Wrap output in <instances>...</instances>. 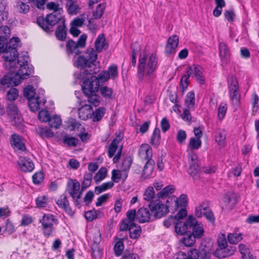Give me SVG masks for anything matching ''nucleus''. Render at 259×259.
<instances>
[{
  "mask_svg": "<svg viewBox=\"0 0 259 259\" xmlns=\"http://www.w3.org/2000/svg\"><path fill=\"white\" fill-rule=\"evenodd\" d=\"M148 206L153 217L155 219L161 218L168 212V206L159 201H151Z\"/></svg>",
  "mask_w": 259,
  "mask_h": 259,
  "instance_id": "obj_10",
  "label": "nucleus"
},
{
  "mask_svg": "<svg viewBox=\"0 0 259 259\" xmlns=\"http://www.w3.org/2000/svg\"><path fill=\"white\" fill-rule=\"evenodd\" d=\"M157 67L158 58L155 54L149 55L140 54L138 64V78L147 82L152 81L156 77L155 72Z\"/></svg>",
  "mask_w": 259,
  "mask_h": 259,
  "instance_id": "obj_1",
  "label": "nucleus"
},
{
  "mask_svg": "<svg viewBox=\"0 0 259 259\" xmlns=\"http://www.w3.org/2000/svg\"><path fill=\"white\" fill-rule=\"evenodd\" d=\"M10 143L14 148L21 151L25 150V146L22 141V138L19 135L13 134L11 135Z\"/></svg>",
  "mask_w": 259,
  "mask_h": 259,
  "instance_id": "obj_21",
  "label": "nucleus"
},
{
  "mask_svg": "<svg viewBox=\"0 0 259 259\" xmlns=\"http://www.w3.org/2000/svg\"><path fill=\"white\" fill-rule=\"evenodd\" d=\"M235 251V247L234 246H230L227 247L222 250L219 251L218 254L222 257H226L227 256H231L234 254Z\"/></svg>",
  "mask_w": 259,
  "mask_h": 259,
  "instance_id": "obj_54",
  "label": "nucleus"
},
{
  "mask_svg": "<svg viewBox=\"0 0 259 259\" xmlns=\"http://www.w3.org/2000/svg\"><path fill=\"white\" fill-rule=\"evenodd\" d=\"M152 215L151 211L147 208L141 207L137 212V220L140 223L148 222Z\"/></svg>",
  "mask_w": 259,
  "mask_h": 259,
  "instance_id": "obj_19",
  "label": "nucleus"
},
{
  "mask_svg": "<svg viewBox=\"0 0 259 259\" xmlns=\"http://www.w3.org/2000/svg\"><path fill=\"white\" fill-rule=\"evenodd\" d=\"M139 154L142 159L147 161L152 159V150L148 144H142L139 149Z\"/></svg>",
  "mask_w": 259,
  "mask_h": 259,
  "instance_id": "obj_24",
  "label": "nucleus"
},
{
  "mask_svg": "<svg viewBox=\"0 0 259 259\" xmlns=\"http://www.w3.org/2000/svg\"><path fill=\"white\" fill-rule=\"evenodd\" d=\"M63 142L69 146L76 147L78 140L77 138L66 135L63 138Z\"/></svg>",
  "mask_w": 259,
  "mask_h": 259,
  "instance_id": "obj_59",
  "label": "nucleus"
},
{
  "mask_svg": "<svg viewBox=\"0 0 259 259\" xmlns=\"http://www.w3.org/2000/svg\"><path fill=\"white\" fill-rule=\"evenodd\" d=\"M239 250L243 259H253V255L249 248L244 244H240L239 245Z\"/></svg>",
  "mask_w": 259,
  "mask_h": 259,
  "instance_id": "obj_41",
  "label": "nucleus"
},
{
  "mask_svg": "<svg viewBox=\"0 0 259 259\" xmlns=\"http://www.w3.org/2000/svg\"><path fill=\"white\" fill-rule=\"evenodd\" d=\"M106 8V4L103 3L98 5L96 10L93 12V16L95 19H99L103 15Z\"/></svg>",
  "mask_w": 259,
  "mask_h": 259,
  "instance_id": "obj_56",
  "label": "nucleus"
},
{
  "mask_svg": "<svg viewBox=\"0 0 259 259\" xmlns=\"http://www.w3.org/2000/svg\"><path fill=\"white\" fill-rule=\"evenodd\" d=\"M226 138V132L223 129H218L215 132V140L220 146H223L225 145Z\"/></svg>",
  "mask_w": 259,
  "mask_h": 259,
  "instance_id": "obj_36",
  "label": "nucleus"
},
{
  "mask_svg": "<svg viewBox=\"0 0 259 259\" xmlns=\"http://www.w3.org/2000/svg\"><path fill=\"white\" fill-rule=\"evenodd\" d=\"M189 217L187 220L184 221H178L175 224V231L179 235H184L187 233L189 228H190L191 223H189Z\"/></svg>",
  "mask_w": 259,
  "mask_h": 259,
  "instance_id": "obj_20",
  "label": "nucleus"
},
{
  "mask_svg": "<svg viewBox=\"0 0 259 259\" xmlns=\"http://www.w3.org/2000/svg\"><path fill=\"white\" fill-rule=\"evenodd\" d=\"M208 203L207 202H203L195 208V214L198 218L202 216V213L209 210Z\"/></svg>",
  "mask_w": 259,
  "mask_h": 259,
  "instance_id": "obj_43",
  "label": "nucleus"
},
{
  "mask_svg": "<svg viewBox=\"0 0 259 259\" xmlns=\"http://www.w3.org/2000/svg\"><path fill=\"white\" fill-rule=\"evenodd\" d=\"M116 241L114 246V254L116 256H119L122 255L123 251L124 248V245L123 243L124 238H115Z\"/></svg>",
  "mask_w": 259,
  "mask_h": 259,
  "instance_id": "obj_32",
  "label": "nucleus"
},
{
  "mask_svg": "<svg viewBox=\"0 0 259 259\" xmlns=\"http://www.w3.org/2000/svg\"><path fill=\"white\" fill-rule=\"evenodd\" d=\"M188 73L191 76L194 75L197 81L200 84L205 83V77L203 75V69L201 66L197 64H193L188 68Z\"/></svg>",
  "mask_w": 259,
  "mask_h": 259,
  "instance_id": "obj_12",
  "label": "nucleus"
},
{
  "mask_svg": "<svg viewBox=\"0 0 259 259\" xmlns=\"http://www.w3.org/2000/svg\"><path fill=\"white\" fill-rule=\"evenodd\" d=\"M20 77L16 75L13 70L5 75L0 80L1 88L9 87L20 84Z\"/></svg>",
  "mask_w": 259,
  "mask_h": 259,
  "instance_id": "obj_11",
  "label": "nucleus"
},
{
  "mask_svg": "<svg viewBox=\"0 0 259 259\" xmlns=\"http://www.w3.org/2000/svg\"><path fill=\"white\" fill-rule=\"evenodd\" d=\"M101 95L106 99H111L113 94V90L111 88L107 86H101L99 88Z\"/></svg>",
  "mask_w": 259,
  "mask_h": 259,
  "instance_id": "obj_49",
  "label": "nucleus"
},
{
  "mask_svg": "<svg viewBox=\"0 0 259 259\" xmlns=\"http://www.w3.org/2000/svg\"><path fill=\"white\" fill-rule=\"evenodd\" d=\"M127 230L129 231L130 237L132 239H137L141 234L140 226L136 224H131L128 227Z\"/></svg>",
  "mask_w": 259,
  "mask_h": 259,
  "instance_id": "obj_33",
  "label": "nucleus"
},
{
  "mask_svg": "<svg viewBox=\"0 0 259 259\" xmlns=\"http://www.w3.org/2000/svg\"><path fill=\"white\" fill-rule=\"evenodd\" d=\"M56 203L60 208L63 209L66 212L68 213L71 212L72 210L69 206V201L65 195H61Z\"/></svg>",
  "mask_w": 259,
  "mask_h": 259,
  "instance_id": "obj_30",
  "label": "nucleus"
},
{
  "mask_svg": "<svg viewBox=\"0 0 259 259\" xmlns=\"http://www.w3.org/2000/svg\"><path fill=\"white\" fill-rule=\"evenodd\" d=\"M179 44V37L175 34L170 36L167 41V44L165 48V53L166 56H169L172 54H174L176 49Z\"/></svg>",
  "mask_w": 259,
  "mask_h": 259,
  "instance_id": "obj_16",
  "label": "nucleus"
},
{
  "mask_svg": "<svg viewBox=\"0 0 259 259\" xmlns=\"http://www.w3.org/2000/svg\"><path fill=\"white\" fill-rule=\"evenodd\" d=\"M227 109V105L224 103H221L218 108V117L220 120H222L225 116Z\"/></svg>",
  "mask_w": 259,
  "mask_h": 259,
  "instance_id": "obj_61",
  "label": "nucleus"
},
{
  "mask_svg": "<svg viewBox=\"0 0 259 259\" xmlns=\"http://www.w3.org/2000/svg\"><path fill=\"white\" fill-rule=\"evenodd\" d=\"M202 142L199 138H191L188 145V149L192 150L198 149L201 146Z\"/></svg>",
  "mask_w": 259,
  "mask_h": 259,
  "instance_id": "obj_48",
  "label": "nucleus"
},
{
  "mask_svg": "<svg viewBox=\"0 0 259 259\" xmlns=\"http://www.w3.org/2000/svg\"><path fill=\"white\" fill-rule=\"evenodd\" d=\"M155 196V192L153 187H148L144 191L143 197L144 199L147 201L152 200Z\"/></svg>",
  "mask_w": 259,
  "mask_h": 259,
  "instance_id": "obj_58",
  "label": "nucleus"
},
{
  "mask_svg": "<svg viewBox=\"0 0 259 259\" xmlns=\"http://www.w3.org/2000/svg\"><path fill=\"white\" fill-rule=\"evenodd\" d=\"M175 188L172 185H168L164 187L161 191L158 194V198L166 197L169 194H172L174 192Z\"/></svg>",
  "mask_w": 259,
  "mask_h": 259,
  "instance_id": "obj_53",
  "label": "nucleus"
},
{
  "mask_svg": "<svg viewBox=\"0 0 259 259\" xmlns=\"http://www.w3.org/2000/svg\"><path fill=\"white\" fill-rule=\"evenodd\" d=\"M79 48L76 42L72 39L69 40L66 44V53L68 55H78L80 53Z\"/></svg>",
  "mask_w": 259,
  "mask_h": 259,
  "instance_id": "obj_28",
  "label": "nucleus"
},
{
  "mask_svg": "<svg viewBox=\"0 0 259 259\" xmlns=\"http://www.w3.org/2000/svg\"><path fill=\"white\" fill-rule=\"evenodd\" d=\"M10 34V29L7 26L0 27V52H7V40Z\"/></svg>",
  "mask_w": 259,
  "mask_h": 259,
  "instance_id": "obj_14",
  "label": "nucleus"
},
{
  "mask_svg": "<svg viewBox=\"0 0 259 259\" xmlns=\"http://www.w3.org/2000/svg\"><path fill=\"white\" fill-rule=\"evenodd\" d=\"M92 178V173H88L84 175L83 181L81 183V187L82 190H84L91 185Z\"/></svg>",
  "mask_w": 259,
  "mask_h": 259,
  "instance_id": "obj_60",
  "label": "nucleus"
},
{
  "mask_svg": "<svg viewBox=\"0 0 259 259\" xmlns=\"http://www.w3.org/2000/svg\"><path fill=\"white\" fill-rule=\"evenodd\" d=\"M8 6V2L7 0L0 1V14L2 16L3 20H7L8 18V12L6 11Z\"/></svg>",
  "mask_w": 259,
  "mask_h": 259,
  "instance_id": "obj_50",
  "label": "nucleus"
},
{
  "mask_svg": "<svg viewBox=\"0 0 259 259\" xmlns=\"http://www.w3.org/2000/svg\"><path fill=\"white\" fill-rule=\"evenodd\" d=\"M219 49L222 61L227 62L230 55L227 45L224 42H221L219 43Z\"/></svg>",
  "mask_w": 259,
  "mask_h": 259,
  "instance_id": "obj_29",
  "label": "nucleus"
},
{
  "mask_svg": "<svg viewBox=\"0 0 259 259\" xmlns=\"http://www.w3.org/2000/svg\"><path fill=\"white\" fill-rule=\"evenodd\" d=\"M97 59V54L93 48L88 49L84 55L78 57L77 66L84 69L78 75V79L84 80L87 79V75H93L99 72V69L97 67L98 63L96 61Z\"/></svg>",
  "mask_w": 259,
  "mask_h": 259,
  "instance_id": "obj_2",
  "label": "nucleus"
},
{
  "mask_svg": "<svg viewBox=\"0 0 259 259\" xmlns=\"http://www.w3.org/2000/svg\"><path fill=\"white\" fill-rule=\"evenodd\" d=\"M127 218L124 219L120 225V230L121 231L127 230L128 227L132 224H135L134 221L137 220V212L135 209L128 210L126 213Z\"/></svg>",
  "mask_w": 259,
  "mask_h": 259,
  "instance_id": "obj_17",
  "label": "nucleus"
},
{
  "mask_svg": "<svg viewBox=\"0 0 259 259\" xmlns=\"http://www.w3.org/2000/svg\"><path fill=\"white\" fill-rule=\"evenodd\" d=\"M105 113V109L104 107H100L97 109L93 114V120L94 122L100 121L103 117Z\"/></svg>",
  "mask_w": 259,
  "mask_h": 259,
  "instance_id": "obj_55",
  "label": "nucleus"
},
{
  "mask_svg": "<svg viewBox=\"0 0 259 259\" xmlns=\"http://www.w3.org/2000/svg\"><path fill=\"white\" fill-rule=\"evenodd\" d=\"M20 40L18 37L11 38L9 42H7V52L4 56L5 60L4 66L8 70L15 68L17 63L16 59L17 57V48L20 46Z\"/></svg>",
  "mask_w": 259,
  "mask_h": 259,
  "instance_id": "obj_3",
  "label": "nucleus"
},
{
  "mask_svg": "<svg viewBox=\"0 0 259 259\" xmlns=\"http://www.w3.org/2000/svg\"><path fill=\"white\" fill-rule=\"evenodd\" d=\"M92 109L91 105L84 104L78 109L79 117L82 120H86L88 118V115L90 113V111Z\"/></svg>",
  "mask_w": 259,
  "mask_h": 259,
  "instance_id": "obj_35",
  "label": "nucleus"
},
{
  "mask_svg": "<svg viewBox=\"0 0 259 259\" xmlns=\"http://www.w3.org/2000/svg\"><path fill=\"white\" fill-rule=\"evenodd\" d=\"M114 186V183L112 181L104 183L101 186H97L95 188V191L97 194H99L103 191L107 189H110Z\"/></svg>",
  "mask_w": 259,
  "mask_h": 259,
  "instance_id": "obj_51",
  "label": "nucleus"
},
{
  "mask_svg": "<svg viewBox=\"0 0 259 259\" xmlns=\"http://www.w3.org/2000/svg\"><path fill=\"white\" fill-rule=\"evenodd\" d=\"M122 139V137L121 135H118L112 140L109 145L108 149V155L109 157L111 158L114 155Z\"/></svg>",
  "mask_w": 259,
  "mask_h": 259,
  "instance_id": "obj_26",
  "label": "nucleus"
},
{
  "mask_svg": "<svg viewBox=\"0 0 259 259\" xmlns=\"http://www.w3.org/2000/svg\"><path fill=\"white\" fill-rule=\"evenodd\" d=\"M18 96V91L16 88H12L7 93V98L9 101H14Z\"/></svg>",
  "mask_w": 259,
  "mask_h": 259,
  "instance_id": "obj_64",
  "label": "nucleus"
},
{
  "mask_svg": "<svg viewBox=\"0 0 259 259\" xmlns=\"http://www.w3.org/2000/svg\"><path fill=\"white\" fill-rule=\"evenodd\" d=\"M50 127L58 128L62 124V120L60 116L55 115L51 116L48 121Z\"/></svg>",
  "mask_w": 259,
  "mask_h": 259,
  "instance_id": "obj_47",
  "label": "nucleus"
},
{
  "mask_svg": "<svg viewBox=\"0 0 259 259\" xmlns=\"http://www.w3.org/2000/svg\"><path fill=\"white\" fill-rule=\"evenodd\" d=\"M7 111L12 121H13L16 124L21 122L22 118L18 109L15 104H10L7 107Z\"/></svg>",
  "mask_w": 259,
  "mask_h": 259,
  "instance_id": "obj_18",
  "label": "nucleus"
},
{
  "mask_svg": "<svg viewBox=\"0 0 259 259\" xmlns=\"http://www.w3.org/2000/svg\"><path fill=\"white\" fill-rule=\"evenodd\" d=\"M195 103V94L193 92H189L186 96L185 105L187 107V108L194 110Z\"/></svg>",
  "mask_w": 259,
  "mask_h": 259,
  "instance_id": "obj_37",
  "label": "nucleus"
},
{
  "mask_svg": "<svg viewBox=\"0 0 259 259\" xmlns=\"http://www.w3.org/2000/svg\"><path fill=\"white\" fill-rule=\"evenodd\" d=\"M48 198L43 195L38 196L35 200L36 204L37 207H45L47 205Z\"/></svg>",
  "mask_w": 259,
  "mask_h": 259,
  "instance_id": "obj_63",
  "label": "nucleus"
},
{
  "mask_svg": "<svg viewBox=\"0 0 259 259\" xmlns=\"http://www.w3.org/2000/svg\"><path fill=\"white\" fill-rule=\"evenodd\" d=\"M175 206L177 208H185L187 204V197L186 195H181L179 198H173Z\"/></svg>",
  "mask_w": 259,
  "mask_h": 259,
  "instance_id": "obj_40",
  "label": "nucleus"
},
{
  "mask_svg": "<svg viewBox=\"0 0 259 259\" xmlns=\"http://www.w3.org/2000/svg\"><path fill=\"white\" fill-rule=\"evenodd\" d=\"M95 45L96 51L98 52H100L103 49H106L108 48V45L106 44V39L103 34H100L98 36Z\"/></svg>",
  "mask_w": 259,
  "mask_h": 259,
  "instance_id": "obj_34",
  "label": "nucleus"
},
{
  "mask_svg": "<svg viewBox=\"0 0 259 259\" xmlns=\"http://www.w3.org/2000/svg\"><path fill=\"white\" fill-rule=\"evenodd\" d=\"M188 160L189 164V174L193 178L199 176V167L200 162L198 159L197 154L192 149H187Z\"/></svg>",
  "mask_w": 259,
  "mask_h": 259,
  "instance_id": "obj_9",
  "label": "nucleus"
},
{
  "mask_svg": "<svg viewBox=\"0 0 259 259\" xmlns=\"http://www.w3.org/2000/svg\"><path fill=\"white\" fill-rule=\"evenodd\" d=\"M189 223H191L190 228H192V235L195 238H200L204 234V229L203 225L201 223H199L196 218L192 215L189 216Z\"/></svg>",
  "mask_w": 259,
  "mask_h": 259,
  "instance_id": "obj_13",
  "label": "nucleus"
},
{
  "mask_svg": "<svg viewBox=\"0 0 259 259\" xmlns=\"http://www.w3.org/2000/svg\"><path fill=\"white\" fill-rule=\"evenodd\" d=\"M62 21H65L62 18V15L60 13L53 12L52 13L48 14L45 19L42 17H39L37 19V23L40 27L46 32H49L52 28V26L60 22L62 23Z\"/></svg>",
  "mask_w": 259,
  "mask_h": 259,
  "instance_id": "obj_5",
  "label": "nucleus"
},
{
  "mask_svg": "<svg viewBox=\"0 0 259 259\" xmlns=\"http://www.w3.org/2000/svg\"><path fill=\"white\" fill-rule=\"evenodd\" d=\"M195 237L192 234H188L180 239V242L186 246H192L195 242Z\"/></svg>",
  "mask_w": 259,
  "mask_h": 259,
  "instance_id": "obj_42",
  "label": "nucleus"
},
{
  "mask_svg": "<svg viewBox=\"0 0 259 259\" xmlns=\"http://www.w3.org/2000/svg\"><path fill=\"white\" fill-rule=\"evenodd\" d=\"M243 238V234L241 233H229L227 239L229 242L232 244H236L240 242Z\"/></svg>",
  "mask_w": 259,
  "mask_h": 259,
  "instance_id": "obj_39",
  "label": "nucleus"
},
{
  "mask_svg": "<svg viewBox=\"0 0 259 259\" xmlns=\"http://www.w3.org/2000/svg\"><path fill=\"white\" fill-rule=\"evenodd\" d=\"M82 90L84 94V95L87 96L88 98V101L89 103L92 106L93 105L95 107H97L100 105V97L95 94L98 91H91V93L87 94L84 92L83 91V84L82 86Z\"/></svg>",
  "mask_w": 259,
  "mask_h": 259,
  "instance_id": "obj_27",
  "label": "nucleus"
},
{
  "mask_svg": "<svg viewBox=\"0 0 259 259\" xmlns=\"http://www.w3.org/2000/svg\"><path fill=\"white\" fill-rule=\"evenodd\" d=\"M199 252L198 250L193 249L190 250L186 254L184 252L181 251L177 254L175 259H198Z\"/></svg>",
  "mask_w": 259,
  "mask_h": 259,
  "instance_id": "obj_25",
  "label": "nucleus"
},
{
  "mask_svg": "<svg viewBox=\"0 0 259 259\" xmlns=\"http://www.w3.org/2000/svg\"><path fill=\"white\" fill-rule=\"evenodd\" d=\"M36 132L42 138H51L54 136V133L47 127H38L36 129Z\"/></svg>",
  "mask_w": 259,
  "mask_h": 259,
  "instance_id": "obj_38",
  "label": "nucleus"
},
{
  "mask_svg": "<svg viewBox=\"0 0 259 259\" xmlns=\"http://www.w3.org/2000/svg\"><path fill=\"white\" fill-rule=\"evenodd\" d=\"M110 78L109 72L103 71L98 76H91L90 78L85 79L83 81V91L85 93H91V91H98L100 87V80L106 82Z\"/></svg>",
  "mask_w": 259,
  "mask_h": 259,
  "instance_id": "obj_4",
  "label": "nucleus"
},
{
  "mask_svg": "<svg viewBox=\"0 0 259 259\" xmlns=\"http://www.w3.org/2000/svg\"><path fill=\"white\" fill-rule=\"evenodd\" d=\"M55 35L58 39L63 41L66 37V27L65 25V21H62V23L59 25L55 31Z\"/></svg>",
  "mask_w": 259,
  "mask_h": 259,
  "instance_id": "obj_31",
  "label": "nucleus"
},
{
  "mask_svg": "<svg viewBox=\"0 0 259 259\" xmlns=\"http://www.w3.org/2000/svg\"><path fill=\"white\" fill-rule=\"evenodd\" d=\"M155 162L153 159L147 161L143 169L142 177L143 179H148L153 177Z\"/></svg>",
  "mask_w": 259,
  "mask_h": 259,
  "instance_id": "obj_22",
  "label": "nucleus"
},
{
  "mask_svg": "<svg viewBox=\"0 0 259 259\" xmlns=\"http://www.w3.org/2000/svg\"><path fill=\"white\" fill-rule=\"evenodd\" d=\"M67 188L66 191L72 197L74 204L78 208L80 207V199L84 190L82 187L80 189V185L76 179H70L67 182Z\"/></svg>",
  "mask_w": 259,
  "mask_h": 259,
  "instance_id": "obj_6",
  "label": "nucleus"
},
{
  "mask_svg": "<svg viewBox=\"0 0 259 259\" xmlns=\"http://www.w3.org/2000/svg\"><path fill=\"white\" fill-rule=\"evenodd\" d=\"M39 100V98L34 97L28 99V106L32 111L35 112L39 109L40 102Z\"/></svg>",
  "mask_w": 259,
  "mask_h": 259,
  "instance_id": "obj_44",
  "label": "nucleus"
},
{
  "mask_svg": "<svg viewBox=\"0 0 259 259\" xmlns=\"http://www.w3.org/2000/svg\"><path fill=\"white\" fill-rule=\"evenodd\" d=\"M101 212L99 210H90L85 213V218L89 222H92L94 220L98 218L99 214Z\"/></svg>",
  "mask_w": 259,
  "mask_h": 259,
  "instance_id": "obj_62",
  "label": "nucleus"
},
{
  "mask_svg": "<svg viewBox=\"0 0 259 259\" xmlns=\"http://www.w3.org/2000/svg\"><path fill=\"white\" fill-rule=\"evenodd\" d=\"M18 163L20 170L24 172H31L34 168L33 161L27 156H20Z\"/></svg>",
  "mask_w": 259,
  "mask_h": 259,
  "instance_id": "obj_15",
  "label": "nucleus"
},
{
  "mask_svg": "<svg viewBox=\"0 0 259 259\" xmlns=\"http://www.w3.org/2000/svg\"><path fill=\"white\" fill-rule=\"evenodd\" d=\"M160 143V132L159 128H155L151 138V144L156 147Z\"/></svg>",
  "mask_w": 259,
  "mask_h": 259,
  "instance_id": "obj_46",
  "label": "nucleus"
},
{
  "mask_svg": "<svg viewBox=\"0 0 259 259\" xmlns=\"http://www.w3.org/2000/svg\"><path fill=\"white\" fill-rule=\"evenodd\" d=\"M57 219L52 214H44L39 220L42 225V231L44 236L49 238L53 235L54 230V224L57 223Z\"/></svg>",
  "mask_w": 259,
  "mask_h": 259,
  "instance_id": "obj_8",
  "label": "nucleus"
},
{
  "mask_svg": "<svg viewBox=\"0 0 259 259\" xmlns=\"http://www.w3.org/2000/svg\"><path fill=\"white\" fill-rule=\"evenodd\" d=\"M67 6L68 7L67 11L69 14L76 15L80 13V7L75 1L68 3Z\"/></svg>",
  "mask_w": 259,
  "mask_h": 259,
  "instance_id": "obj_45",
  "label": "nucleus"
},
{
  "mask_svg": "<svg viewBox=\"0 0 259 259\" xmlns=\"http://www.w3.org/2000/svg\"><path fill=\"white\" fill-rule=\"evenodd\" d=\"M33 72V68L31 66H24L20 67L18 71H14L16 75L20 77V82L22 79L27 78Z\"/></svg>",
  "mask_w": 259,
  "mask_h": 259,
  "instance_id": "obj_23",
  "label": "nucleus"
},
{
  "mask_svg": "<svg viewBox=\"0 0 259 259\" xmlns=\"http://www.w3.org/2000/svg\"><path fill=\"white\" fill-rule=\"evenodd\" d=\"M226 208L231 209L236 203V199L233 195L227 194L224 198Z\"/></svg>",
  "mask_w": 259,
  "mask_h": 259,
  "instance_id": "obj_52",
  "label": "nucleus"
},
{
  "mask_svg": "<svg viewBox=\"0 0 259 259\" xmlns=\"http://www.w3.org/2000/svg\"><path fill=\"white\" fill-rule=\"evenodd\" d=\"M228 88L232 103L235 107H237L240 104V93L238 81L235 77L231 76L228 78Z\"/></svg>",
  "mask_w": 259,
  "mask_h": 259,
  "instance_id": "obj_7",
  "label": "nucleus"
},
{
  "mask_svg": "<svg viewBox=\"0 0 259 259\" xmlns=\"http://www.w3.org/2000/svg\"><path fill=\"white\" fill-rule=\"evenodd\" d=\"M107 170L106 167H102L95 175L94 180L97 182H99L105 178L107 175Z\"/></svg>",
  "mask_w": 259,
  "mask_h": 259,
  "instance_id": "obj_57",
  "label": "nucleus"
}]
</instances>
